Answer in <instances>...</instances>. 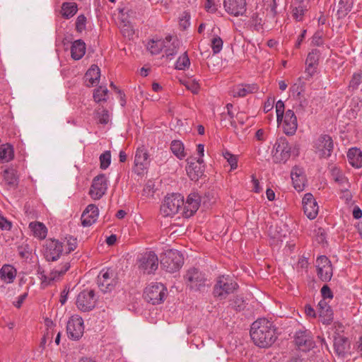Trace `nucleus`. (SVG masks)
<instances>
[{
    "label": "nucleus",
    "instance_id": "f257e3e1",
    "mask_svg": "<svg viewBox=\"0 0 362 362\" xmlns=\"http://www.w3.org/2000/svg\"><path fill=\"white\" fill-rule=\"evenodd\" d=\"M250 334L254 344L260 348L271 346L277 338L275 326L266 318L255 320L251 325Z\"/></svg>",
    "mask_w": 362,
    "mask_h": 362
},
{
    "label": "nucleus",
    "instance_id": "f03ea898",
    "mask_svg": "<svg viewBox=\"0 0 362 362\" xmlns=\"http://www.w3.org/2000/svg\"><path fill=\"white\" fill-rule=\"evenodd\" d=\"M184 279L187 287L193 291L204 292L211 286V281L207 278L205 273L197 268L189 269Z\"/></svg>",
    "mask_w": 362,
    "mask_h": 362
},
{
    "label": "nucleus",
    "instance_id": "7ed1b4c3",
    "mask_svg": "<svg viewBox=\"0 0 362 362\" xmlns=\"http://www.w3.org/2000/svg\"><path fill=\"white\" fill-rule=\"evenodd\" d=\"M238 288V284L228 275H221L216 279L213 289L214 296L218 300L226 299Z\"/></svg>",
    "mask_w": 362,
    "mask_h": 362
},
{
    "label": "nucleus",
    "instance_id": "20e7f679",
    "mask_svg": "<svg viewBox=\"0 0 362 362\" xmlns=\"http://www.w3.org/2000/svg\"><path fill=\"white\" fill-rule=\"evenodd\" d=\"M184 263V257L176 250H168L160 255L161 267L166 272L173 273L178 271Z\"/></svg>",
    "mask_w": 362,
    "mask_h": 362
},
{
    "label": "nucleus",
    "instance_id": "39448f33",
    "mask_svg": "<svg viewBox=\"0 0 362 362\" xmlns=\"http://www.w3.org/2000/svg\"><path fill=\"white\" fill-rule=\"evenodd\" d=\"M184 197L180 194H172L166 196L160 206V213L163 216H172L182 211Z\"/></svg>",
    "mask_w": 362,
    "mask_h": 362
},
{
    "label": "nucleus",
    "instance_id": "423d86ee",
    "mask_svg": "<svg viewBox=\"0 0 362 362\" xmlns=\"http://www.w3.org/2000/svg\"><path fill=\"white\" fill-rule=\"evenodd\" d=\"M96 283L101 291L110 292L115 288L118 283L117 273L110 267L104 268L98 275Z\"/></svg>",
    "mask_w": 362,
    "mask_h": 362
},
{
    "label": "nucleus",
    "instance_id": "0eeeda50",
    "mask_svg": "<svg viewBox=\"0 0 362 362\" xmlns=\"http://www.w3.org/2000/svg\"><path fill=\"white\" fill-rule=\"evenodd\" d=\"M167 294V288L161 283H153L146 287L144 298L152 305L160 304L164 301Z\"/></svg>",
    "mask_w": 362,
    "mask_h": 362
},
{
    "label": "nucleus",
    "instance_id": "6e6552de",
    "mask_svg": "<svg viewBox=\"0 0 362 362\" xmlns=\"http://www.w3.org/2000/svg\"><path fill=\"white\" fill-rule=\"evenodd\" d=\"M137 264L144 274H153L158 269V258L154 252H146L138 259Z\"/></svg>",
    "mask_w": 362,
    "mask_h": 362
},
{
    "label": "nucleus",
    "instance_id": "1a4fd4ad",
    "mask_svg": "<svg viewBox=\"0 0 362 362\" xmlns=\"http://www.w3.org/2000/svg\"><path fill=\"white\" fill-rule=\"evenodd\" d=\"M291 147L285 137L277 139L272 151L273 158L276 163H286L291 157Z\"/></svg>",
    "mask_w": 362,
    "mask_h": 362
},
{
    "label": "nucleus",
    "instance_id": "9d476101",
    "mask_svg": "<svg viewBox=\"0 0 362 362\" xmlns=\"http://www.w3.org/2000/svg\"><path fill=\"white\" fill-rule=\"evenodd\" d=\"M63 243L56 239H48L44 246V257L48 262L57 261L63 254Z\"/></svg>",
    "mask_w": 362,
    "mask_h": 362
},
{
    "label": "nucleus",
    "instance_id": "9b49d317",
    "mask_svg": "<svg viewBox=\"0 0 362 362\" xmlns=\"http://www.w3.org/2000/svg\"><path fill=\"white\" fill-rule=\"evenodd\" d=\"M316 152L322 158H328L334 149V143L332 137L327 134H321L314 142Z\"/></svg>",
    "mask_w": 362,
    "mask_h": 362
},
{
    "label": "nucleus",
    "instance_id": "f8f14e48",
    "mask_svg": "<svg viewBox=\"0 0 362 362\" xmlns=\"http://www.w3.org/2000/svg\"><path fill=\"white\" fill-rule=\"evenodd\" d=\"M317 274L319 279L324 282L331 280L333 271L331 261L325 255L320 256L316 259Z\"/></svg>",
    "mask_w": 362,
    "mask_h": 362
},
{
    "label": "nucleus",
    "instance_id": "ddd939ff",
    "mask_svg": "<svg viewBox=\"0 0 362 362\" xmlns=\"http://www.w3.org/2000/svg\"><path fill=\"white\" fill-rule=\"evenodd\" d=\"M84 332L83 320L78 316H72L66 325V334L69 339L78 340Z\"/></svg>",
    "mask_w": 362,
    "mask_h": 362
},
{
    "label": "nucleus",
    "instance_id": "4468645a",
    "mask_svg": "<svg viewBox=\"0 0 362 362\" xmlns=\"http://www.w3.org/2000/svg\"><path fill=\"white\" fill-rule=\"evenodd\" d=\"M294 341L298 349L303 351H308L315 346L311 332L309 330H298L296 332Z\"/></svg>",
    "mask_w": 362,
    "mask_h": 362
},
{
    "label": "nucleus",
    "instance_id": "2eb2a0df",
    "mask_svg": "<svg viewBox=\"0 0 362 362\" xmlns=\"http://www.w3.org/2000/svg\"><path fill=\"white\" fill-rule=\"evenodd\" d=\"M70 263L68 261H64L58 267L54 268L47 276L46 274H43L42 276H39L41 280V287L45 288L53 281L59 279L61 276L65 274V273L69 269Z\"/></svg>",
    "mask_w": 362,
    "mask_h": 362
},
{
    "label": "nucleus",
    "instance_id": "dca6fc26",
    "mask_svg": "<svg viewBox=\"0 0 362 362\" xmlns=\"http://www.w3.org/2000/svg\"><path fill=\"white\" fill-rule=\"evenodd\" d=\"M321 54L320 49L317 48H313L308 52L305 59V72L309 78H312L317 73Z\"/></svg>",
    "mask_w": 362,
    "mask_h": 362
},
{
    "label": "nucleus",
    "instance_id": "f3484780",
    "mask_svg": "<svg viewBox=\"0 0 362 362\" xmlns=\"http://www.w3.org/2000/svg\"><path fill=\"white\" fill-rule=\"evenodd\" d=\"M305 215L310 220L315 219L319 212V206L311 193H306L302 200Z\"/></svg>",
    "mask_w": 362,
    "mask_h": 362
},
{
    "label": "nucleus",
    "instance_id": "a211bd4d",
    "mask_svg": "<svg viewBox=\"0 0 362 362\" xmlns=\"http://www.w3.org/2000/svg\"><path fill=\"white\" fill-rule=\"evenodd\" d=\"M282 129L284 134L288 136H293L296 134L298 129L297 117L292 110L286 111L282 121Z\"/></svg>",
    "mask_w": 362,
    "mask_h": 362
},
{
    "label": "nucleus",
    "instance_id": "6ab92c4d",
    "mask_svg": "<svg viewBox=\"0 0 362 362\" xmlns=\"http://www.w3.org/2000/svg\"><path fill=\"white\" fill-rule=\"evenodd\" d=\"M200 196L197 193H191L187 198L185 203L182 207V214L185 218L193 216L200 206Z\"/></svg>",
    "mask_w": 362,
    "mask_h": 362
},
{
    "label": "nucleus",
    "instance_id": "aec40b11",
    "mask_svg": "<svg viewBox=\"0 0 362 362\" xmlns=\"http://www.w3.org/2000/svg\"><path fill=\"white\" fill-rule=\"evenodd\" d=\"M225 11L233 16H243L247 11L246 0H224Z\"/></svg>",
    "mask_w": 362,
    "mask_h": 362
},
{
    "label": "nucleus",
    "instance_id": "412c9836",
    "mask_svg": "<svg viewBox=\"0 0 362 362\" xmlns=\"http://www.w3.org/2000/svg\"><path fill=\"white\" fill-rule=\"evenodd\" d=\"M107 188V179L105 174L100 173L92 180V199H100Z\"/></svg>",
    "mask_w": 362,
    "mask_h": 362
},
{
    "label": "nucleus",
    "instance_id": "4be33fe9",
    "mask_svg": "<svg viewBox=\"0 0 362 362\" xmlns=\"http://www.w3.org/2000/svg\"><path fill=\"white\" fill-rule=\"evenodd\" d=\"M334 349L335 354L339 358H345L350 356V343L348 338L339 334L334 336Z\"/></svg>",
    "mask_w": 362,
    "mask_h": 362
},
{
    "label": "nucleus",
    "instance_id": "5701e85b",
    "mask_svg": "<svg viewBox=\"0 0 362 362\" xmlns=\"http://www.w3.org/2000/svg\"><path fill=\"white\" fill-rule=\"evenodd\" d=\"M202 163L203 159L201 158L197 160H187L186 171L192 180L197 181L204 175V169Z\"/></svg>",
    "mask_w": 362,
    "mask_h": 362
},
{
    "label": "nucleus",
    "instance_id": "b1692460",
    "mask_svg": "<svg viewBox=\"0 0 362 362\" xmlns=\"http://www.w3.org/2000/svg\"><path fill=\"white\" fill-rule=\"evenodd\" d=\"M150 160L148 159V153L147 152L146 148L141 146V147H138L134 158V164L137 168V170L143 171L144 169H146L149 165ZM138 174H140L141 172L138 171Z\"/></svg>",
    "mask_w": 362,
    "mask_h": 362
},
{
    "label": "nucleus",
    "instance_id": "393cba45",
    "mask_svg": "<svg viewBox=\"0 0 362 362\" xmlns=\"http://www.w3.org/2000/svg\"><path fill=\"white\" fill-rule=\"evenodd\" d=\"M319 318L324 325H329L334 319L333 310L325 300H321L317 305Z\"/></svg>",
    "mask_w": 362,
    "mask_h": 362
},
{
    "label": "nucleus",
    "instance_id": "a878e982",
    "mask_svg": "<svg viewBox=\"0 0 362 362\" xmlns=\"http://www.w3.org/2000/svg\"><path fill=\"white\" fill-rule=\"evenodd\" d=\"M76 304L81 312L90 310V288H86L78 293Z\"/></svg>",
    "mask_w": 362,
    "mask_h": 362
},
{
    "label": "nucleus",
    "instance_id": "bb28decb",
    "mask_svg": "<svg viewBox=\"0 0 362 362\" xmlns=\"http://www.w3.org/2000/svg\"><path fill=\"white\" fill-rule=\"evenodd\" d=\"M291 177L294 188L297 191L303 190L305 176L303 173V169L298 166H294L291 170Z\"/></svg>",
    "mask_w": 362,
    "mask_h": 362
},
{
    "label": "nucleus",
    "instance_id": "cd10ccee",
    "mask_svg": "<svg viewBox=\"0 0 362 362\" xmlns=\"http://www.w3.org/2000/svg\"><path fill=\"white\" fill-rule=\"evenodd\" d=\"M258 86L257 84H239L233 87L231 90V95L234 98L245 97L249 93L257 92Z\"/></svg>",
    "mask_w": 362,
    "mask_h": 362
},
{
    "label": "nucleus",
    "instance_id": "c85d7f7f",
    "mask_svg": "<svg viewBox=\"0 0 362 362\" xmlns=\"http://www.w3.org/2000/svg\"><path fill=\"white\" fill-rule=\"evenodd\" d=\"M172 38V36L168 35L165 40H151L146 45L147 49L151 54H158L165 47H167V43L171 42Z\"/></svg>",
    "mask_w": 362,
    "mask_h": 362
},
{
    "label": "nucleus",
    "instance_id": "c756f323",
    "mask_svg": "<svg viewBox=\"0 0 362 362\" xmlns=\"http://www.w3.org/2000/svg\"><path fill=\"white\" fill-rule=\"evenodd\" d=\"M17 271L11 264H4L0 269V279L6 284H11L16 279Z\"/></svg>",
    "mask_w": 362,
    "mask_h": 362
},
{
    "label": "nucleus",
    "instance_id": "7c9ffc66",
    "mask_svg": "<svg viewBox=\"0 0 362 362\" xmlns=\"http://www.w3.org/2000/svg\"><path fill=\"white\" fill-rule=\"evenodd\" d=\"M350 165L356 168L362 167V151L358 148H351L347 153Z\"/></svg>",
    "mask_w": 362,
    "mask_h": 362
},
{
    "label": "nucleus",
    "instance_id": "2f4dec72",
    "mask_svg": "<svg viewBox=\"0 0 362 362\" xmlns=\"http://www.w3.org/2000/svg\"><path fill=\"white\" fill-rule=\"evenodd\" d=\"M86 53V44L82 40H75L71 47V55L75 60L81 59Z\"/></svg>",
    "mask_w": 362,
    "mask_h": 362
},
{
    "label": "nucleus",
    "instance_id": "473e14b6",
    "mask_svg": "<svg viewBox=\"0 0 362 362\" xmlns=\"http://www.w3.org/2000/svg\"><path fill=\"white\" fill-rule=\"evenodd\" d=\"M93 118L98 124L105 125L110 122L109 111L103 107L95 108Z\"/></svg>",
    "mask_w": 362,
    "mask_h": 362
},
{
    "label": "nucleus",
    "instance_id": "72a5a7b5",
    "mask_svg": "<svg viewBox=\"0 0 362 362\" xmlns=\"http://www.w3.org/2000/svg\"><path fill=\"white\" fill-rule=\"evenodd\" d=\"M29 228L35 238L43 240L47 236V229L42 223L37 221L31 222L29 224Z\"/></svg>",
    "mask_w": 362,
    "mask_h": 362
},
{
    "label": "nucleus",
    "instance_id": "f704fd0d",
    "mask_svg": "<svg viewBox=\"0 0 362 362\" xmlns=\"http://www.w3.org/2000/svg\"><path fill=\"white\" fill-rule=\"evenodd\" d=\"M14 158V149L11 144L7 143L0 146V161L7 163Z\"/></svg>",
    "mask_w": 362,
    "mask_h": 362
},
{
    "label": "nucleus",
    "instance_id": "c9c22d12",
    "mask_svg": "<svg viewBox=\"0 0 362 362\" xmlns=\"http://www.w3.org/2000/svg\"><path fill=\"white\" fill-rule=\"evenodd\" d=\"M4 180L9 188L15 189L18 185L17 172L13 169H6L4 171Z\"/></svg>",
    "mask_w": 362,
    "mask_h": 362
},
{
    "label": "nucleus",
    "instance_id": "e433bc0d",
    "mask_svg": "<svg viewBox=\"0 0 362 362\" xmlns=\"http://www.w3.org/2000/svg\"><path fill=\"white\" fill-rule=\"evenodd\" d=\"M263 16L264 13H261L257 11L253 12L250 16L249 24L254 28L255 30L257 32L263 29Z\"/></svg>",
    "mask_w": 362,
    "mask_h": 362
},
{
    "label": "nucleus",
    "instance_id": "4c0bfd02",
    "mask_svg": "<svg viewBox=\"0 0 362 362\" xmlns=\"http://www.w3.org/2000/svg\"><path fill=\"white\" fill-rule=\"evenodd\" d=\"M332 176L333 180L338 183L339 189L342 187H350V183L344 175L337 168L332 170Z\"/></svg>",
    "mask_w": 362,
    "mask_h": 362
},
{
    "label": "nucleus",
    "instance_id": "58836bf2",
    "mask_svg": "<svg viewBox=\"0 0 362 362\" xmlns=\"http://www.w3.org/2000/svg\"><path fill=\"white\" fill-rule=\"evenodd\" d=\"M354 4L353 0H340L338 5L337 13L339 18L345 17L351 11Z\"/></svg>",
    "mask_w": 362,
    "mask_h": 362
},
{
    "label": "nucleus",
    "instance_id": "ea45409f",
    "mask_svg": "<svg viewBox=\"0 0 362 362\" xmlns=\"http://www.w3.org/2000/svg\"><path fill=\"white\" fill-rule=\"evenodd\" d=\"M170 149L173 153L180 160L186 156L184 145L180 141H173L171 142Z\"/></svg>",
    "mask_w": 362,
    "mask_h": 362
},
{
    "label": "nucleus",
    "instance_id": "a19ab883",
    "mask_svg": "<svg viewBox=\"0 0 362 362\" xmlns=\"http://www.w3.org/2000/svg\"><path fill=\"white\" fill-rule=\"evenodd\" d=\"M108 90L105 86H99L94 90L93 97L95 103H104L107 99Z\"/></svg>",
    "mask_w": 362,
    "mask_h": 362
},
{
    "label": "nucleus",
    "instance_id": "79ce46f5",
    "mask_svg": "<svg viewBox=\"0 0 362 362\" xmlns=\"http://www.w3.org/2000/svg\"><path fill=\"white\" fill-rule=\"evenodd\" d=\"M62 16L66 18H70L77 12V6L75 3H64L62 6Z\"/></svg>",
    "mask_w": 362,
    "mask_h": 362
},
{
    "label": "nucleus",
    "instance_id": "37998d69",
    "mask_svg": "<svg viewBox=\"0 0 362 362\" xmlns=\"http://www.w3.org/2000/svg\"><path fill=\"white\" fill-rule=\"evenodd\" d=\"M230 306L236 311H242L246 307V303L242 297L236 296L230 300Z\"/></svg>",
    "mask_w": 362,
    "mask_h": 362
},
{
    "label": "nucleus",
    "instance_id": "c03bdc74",
    "mask_svg": "<svg viewBox=\"0 0 362 362\" xmlns=\"http://www.w3.org/2000/svg\"><path fill=\"white\" fill-rule=\"evenodd\" d=\"M190 65V61L187 52L182 54L175 63V69L178 70H185Z\"/></svg>",
    "mask_w": 362,
    "mask_h": 362
},
{
    "label": "nucleus",
    "instance_id": "a18cd8bd",
    "mask_svg": "<svg viewBox=\"0 0 362 362\" xmlns=\"http://www.w3.org/2000/svg\"><path fill=\"white\" fill-rule=\"evenodd\" d=\"M100 168L102 170H106L111 163V153L110 151H105L99 157Z\"/></svg>",
    "mask_w": 362,
    "mask_h": 362
},
{
    "label": "nucleus",
    "instance_id": "49530a36",
    "mask_svg": "<svg viewBox=\"0 0 362 362\" xmlns=\"http://www.w3.org/2000/svg\"><path fill=\"white\" fill-rule=\"evenodd\" d=\"M171 44L168 45L167 43V47H165V54L167 57H173L177 53L180 42L177 39H172Z\"/></svg>",
    "mask_w": 362,
    "mask_h": 362
},
{
    "label": "nucleus",
    "instance_id": "de8ad7c7",
    "mask_svg": "<svg viewBox=\"0 0 362 362\" xmlns=\"http://www.w3.org/2000/svg\"><path fill=\"white\" fill-rule=\"evenodd\" d=\"M223 42L219 36L216 35L213 37L211 40V47L214 54H216L221 52L223 47Z\"/></svg>",
    "mask_w": 362,
    "mask_h": 362
},
{
    "label": "nucleus",
    "instance_id": "09e8293b",
    "mask_svg": "<svg viewBox=\"0 0 362 362\" xmlns=\"http://www.w3.org/2000/svg\"><path fill=\"white\" fill-rule=\"evenodd\" d=\"M298 6H296L292 11V16L294 19L298 21H301L303 20L305 12L307 11L306 8L302 6L301 4H297Z\"/></svg>",
    "mask_w": 362,
    "mask_h": 362
},
{
    "label": "nucleus",
    "instance_id": "8fccbe9b",
    "mask_svg": "<svg viewBox=\"0 0 362 362\" xmlns=\"http://www.w3.org/2000/svg\"><path fill=\"white\" fill-rule=\"evenodd\" d=\"M90 211V204H88L81 216V225L83 227H89L90 226V215L89 212Z\"/></svg>",
    "mask_w": 362,
    "mask_h": 362
},
{
    "label": "nucleus",
    "instance_id": "3c124183",
    "mask_svg": "<svg viewBox=\"0 0 362 362\" xmlns=\"http://www.w3.org/2000/svg\"><path fill=\"white\" fill-rule=\"evenodd\" d=\"M284 109V103L281 100H278L276 103V120L278 123L283 119L284 115H285Z\"/></svg>",
    "mask_w": 362,
    "mask_h": 362
},
{
    "label": "nucleus",
    "instance_id": "603ef678",
    "mask_svg": "<svg viewBox=\"0 0 362 362\" xmlns=\"http://www.w3.org/2000/svg\"><path fill=\"white\" fill-rule=\"evenodd\" d=\"M223 157L227 160L230 165L231 170H235L238 167V158L237 156L226 151L223 153Z\"/></svg>",
    "mask_w": 362,
    "mask_h": 362
},
{
    "label": "nucleus",
    "instance_id": "864d4df0",
    "mask_svg": "<svg viewBox=\"0 0 362 362\" xmlns=\"http://www.w3.org/2000/svg\"><path fill=\"white\" fill-rule=\"evenodd\" d=\"M92 86H97L100 82V69L95 65L92 64Z\"/></svg>",
    "mask_w": 362,
    "mask_h": 362
},
{
    "label": "nucleus",
    "instance_id": "5fc2aeb1",
    "mask_svg": "<svg viewBox=\"0 0 362 362\" xmlns=\"http://www.w3.org/2000/svg\"><path fill=\"white\" fill-rule=\"evenodd\" d=\"M362 80L361 74H354L352 76L351 80L349 82V88L352 90L358 88V86L361 84Z\"/></svg>",
    "mask_w": 362,
    "mask_h": 362
},
{
    "label": "nucleus",
    "instance_id": "6e6d98bb",
    "mask_svg": "<svg viewBox=\"0 0 362 362\" xmlns=\"http://www.w3.org/2000/svg\"><path fill=\"white\" fill-rule=\"evenodd\" d=\"M86 18L83 15L78 16L76 21V29L78 33H81L86 28Z\"/></svg>",
    "mask_w": 362,
    "mask_h": 362
},
{
    "label": "nucleus",
    "instance_id": "4d7b16f0",
    "mask_svg": "<svg viewBox=\"0 0 362 362\" xmlns=\"http://www.w3.org/2000/svg\"><path fill=\"white\" fill-rule=\"evenodd\" d=\"M349 106L352 111L358 112L362 107V100L359 97H354L351 100Z\"/></svg>",
    "mask_w": 362,
    "mask_h": 362
},
{
    "label": "nucleus",
    "instance_id": "13d9d810",
    "mask_svg": "<svg viewBox=\"0 0 362 362\" xmlns=\"http://www.w3.org/2000/svg\"><path fill=\"white\" fill-rule=\"evenodd\" d=\"M185 85L186 88L188 90H191V92L194 94L198 93V92L200 89L199 84L198 83V82L195 81L194 80L187 81Z\"/></svg>",
    "mask_w": 362,
    "mask_h": 362
},
{
    "label": "nucleus",
    "instance_id": "bf43d9fd",
    "mask_svg": "<svg viewBox=\"0 0 362 362\" xmlns=\"http://www.w3.org/2000/svg\"><path fill=\"white\" fill-rule=\"evenodd\" d=\"M349 189V187H346L340 189L341 193V198L344 199L347 204H349L352 200V194Z\"/></svg>",
    "mask_w": 362,
    "mask_h": 362
},
{
    "label": "nucleus",
    "instance_id": "052dcab7",
    "mask_svg": "<svg viewBox=\"0 0 362 362\" xmlns=\"http://www.w3.org/2000/svg\"><path fill=\"white\" fill-rule=\"evenodd\" d=\"M321 294L322 296V300H326V299H332L333 298V293L331 291L330 288L327 285H324L321 288Z\"/></svg>",
    "mask_w": 362,
    "mask_h": 362
},
{
    "label": "nucleus",
    "instance_id": "680f3d73",
    "mask_svg": "<svg viewBox=\"0 0 362 362\" xmlns=\"http://www.w3.org/2000/svg\"><path fill=\"white\" fill-rule=\"evenodd\" d=\"M323 44L322 35L320 32H316L311 40V45L314 46H321Z\"/></svg>",
    "mask_w": 362,
    "mask_h": 362
},
{
    "label": "nucleus",
    "instance_id": "e2e57ef3",
    "mask_svg": "<svg viewBox=\"0 0 362 362\" xmlns=\"http://www.w3.org/2000/svg\"><path fill=\"white\" fill-rule=\"evenodd\" d=\"M308 260L306 257H300L297 263V271L300 272L303 271V269H307L308 267Z\"/></svg>",
    "mask_w": 362,
    "mask_h": 362
},
{
    "label": "nucleus",
    "instance_id": "0e129e2a",
    "mask_svg": "<svg viewBox=\"0 0 362 362\" xmlns=\"http://www.w3.org/2000/svg\"><path fill=\"white\" fill-rule=\"evenodd\" d=\"M12 224L6 218L0 215V229L2 230H9Z\"/></svg>",
    "mask_w": 362,
    "mask_h": 362
},
{
    "label": "nucleus",
    "instance_id": "69168bd1",
    "mask_svg": "<svg viewBox=\"0 0 362 362\" xmlns=\"http://www.w3.org/2000/svg\"><path fill=\"white\" fill-rule=\"evenodd\" d=\"M124 27H126V28H124L122 30V33L124 37H127L129 38L132 37L134 34V31L133 28L131 26H129V25L127 26L126 25H124Z\"/></svg>",
    "mask_w": 362,
    "mask_h": 362
},
{
    "label": "nucleus",
    "instance_id": "338daca9",
    "mask_svg": "<svg viewBox=\"0 0 362 362\" xmlns=\"http://www.w3.org/2000/svg\"><path fill=\"white\" fill-rule=\"evenodd\" d=\"M68 243V250L66 252V254L70 253L71 251H74L76 247V239L73 238L71 237L69 238V239L67 241Z\"/></svg>",
    "mask_w": 362,
    "mask_h": 362
},
{
    "label": "nucleus",
    "instance_id": "774afa93",
    "mask_svg": "<svg viewBox=\"0 0 362 362\" xmlns=\"http://www.w3.org/2000/svg\"><path fill=\"white\" fill-rule=\"evenodd\" d=\"M27 296H28V293H24L20 295L18 297V300L16 302L13 303L14 306L16 307L17 308H20L21 307L23 303L24 302V300L27 298Z\"/></svg>",
    "mask_w": 362,
    "mask_h": 362
}]
</instances>
